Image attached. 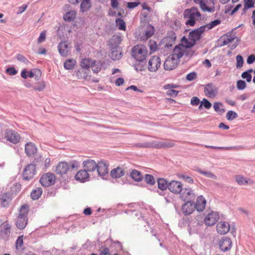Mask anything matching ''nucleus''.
I'll return each instance as SVG.
<instances>
[{
    "mask_svg": "<svg viewBox=\"0 0 255 255\" xmlns=\"http://www.w3.org/2000/svg\"><path fill=\"white\" fill-rule=\"evenodd\" d=\"M46 31H42L40 33V35L37 39V43L39 44V43H41L44 42L46 39Z\"/></svg>",
    "mask_w": 255,
    "mask_h": 255,
    "instance_id": "nucleus-50",
    "label": "nucleus"
},
{
    "mask_svg": "<svg viewBox=\"0 0 255 255\" xmlns=\"http://www.w3.org/2000/svg\"><path fill=\"white\" fill-rule=\"evenodd\" d=\"M235 180L240 185H243L247 184H252L254 183V182L251 181L249 179H246L243 176L240 175L236 176Z\"/></svg>",
    "mask_w": 255,
    "mask_h": 255,
    "instance_id": "nucleus-30",
    "label": "nucleus"
},
{
    "mask_svg": "<svg viewBox=\"0 0 255 255\" xmlns=\"http://www.w3.org/2000/svg\"><path fill=\"white\" fill-rule=\"evenodd\" d=\"M25 152L28 156L34 155L37 152V148L32 142H28L25 145Z\"/></svg>",
    "mask_w": 255,
    "mask_h": 255,
    "instance_id": "nucleus-25",
    "label": "nucleus"
},
{
    "mask_svg": "<svg viewBox=\"0 0 255 255\" xmlns=\"http://www.w3.org/2000/svg\"><path fill=\"white\" fill-rule=\"evenodd\" d=\"M183 189L182 183L177 180H172L168 183V190L175 194H179Z\"/></svg>",
    "mask_w": 255,
    "mask_h": 255,
    "instance_id": "nucleus-12",
    "label": "nucleus"
},
{
    "mask_svg": "<svg viewBox=\"0 0 255 255\" xmlns=\"http://www.w3.org/2000/svg\"><path fill=\"white\" fill-rule=\"evenodd\" d=\"M197 78V74L195 72H191L187 74L186 76V79L188 81H192Z\"/></svg>",
    "mask_w": 255,
    "mask_h": 255,
    "instance_id": "nucleus-55",
    "label": "nucleus"
},
{
    "mask_svg": "<svg viewBox=\"0 0 255 255\" xmlns=\"http://www.w3.org/2000/svg\"><path fill=\"white\" fill-rule=\"evenodd\" d=\"M193 53L194 51L191 50H186L185 47L179 44L174 47L170 55L179 62L180 59L184 54H186L188 56H191L193 55Z\"/></svg>",
    "mask_w": 255,
    "mask_h": 255,
    "instance_id": "nucleus-4",
    "label": "nucleus"
},
{
    "mask_svg": "<svg viewBox=\"0 0 255 255\" xmlns=\"http://www.w3.org/2000/svg\"><path fill=\"white\" fill-rule=\"evenodd\" d=\"M182 178L184 179L185 181L189 183H193V179L189 176H185V175H182L181 176Z\"/></svg>",
    "mask_w": 255,
    "mask_h": 255,
    "instance_id": "nucleus-63",
    "label": "nucleus"
},
{
    "mask_svg": "<svg viewBox=\"0 0 255 255\" xmlns=\"http://www.w3.org/2000/svg\"><path fill=\"white\" fill-rule=\"evenodd\" d=\"M46 87L45 83L44 81H41L38 82L34 87L33 89L35 91H43Z\"/></svg>",
    "mask_w": 255,
    "mask_h": 255,
    "instance_id": "nucleus-42",
    "label": "nucleus"
},
{
    "mask_svg": "<svg viewBox=\"0 0 255 255\" xmlns=\"http://www.w3.org/2000/svg\"><path fill=\"white\" fill-rule=\"evenodd\" d=\"M100 255H111L108 248H104L102 249Z\"/></svg>",
    "mask_w": 255,
    "mask_h": 255,
    "instance_id": "nucleus-64",
    "label": "nucleus"
},
{
    "mask_svg": "<svg viewBox=\"0 0 255 255\" xmlns=\"http://www.w3.org/2000/svg\"><path fill=\"white\" fill-rule=\"evenodd\" d=\"M195 196L196 194L194 191L191 188H185L180 193V198L184 201H189V200H193L195 198Z\"/></svg>",
    "mask_w": 255,
    "mask_h": 255,
    "instance_id": "nucleus-10",
    "label": "nucleus"
},
{
    "mask_svg": "<svg viewBox=\"0 0 255 255\" xmlns=\"http://www.w3.org/2000/svg\"><path fill=\"white\" fill-rule=\"evenodd\" d=\"M76 13L74 10H71L66 12L63 16V18L65 21H71L73 20L75 16Z\"/></svg>",
    "mask_w": 255,
    "mask_h": 255,
    "instance_id": "nucleus-37",
    "label": "nucleus"
},
{
    "mask_svg": "<svg viewBox=\"0 0 255 255\" xmlns=\"http://www.w3.org/2000/svg\"><path fill=\"white\" fill-rule=\"evenodd\" d=\"M201 105L206 109H209L211 107V104L206 99H204L201 102Z\"/></svg>",
    "mask_w": 255,
    "mask_h": 255,
    "instance_id": "nucleus-57",
    "label": "nucleus"
},
{
    "mask_svg": "<svg viewBox=\"0 0 255 255\" xmlns=\"http://www.w3.org/2000/svg\"><path fill=\"white\" fill-rule=\"evenodd\" d=\"M234 40V38L230 36H225L223 41V44L227 45L231 42Z\"/></svg>",
    "mask_w": 255,
    "mask_h": 255,
    "instance_id": "nucleus-60",
    "label": "nucleus"
},
{
    "mask_svg": "<svg viewBox=\"0 0 255 255\" xmlns=\"http://www.w3.org/2000/svg\"><path fill=\"white\" fill-rule=\"evenodd\" d=\"M35 166L33 164H30L26 166L25 167L23 173V179L26 180H29L31 179L36 174Z\"/></svg>",
    "mask_w": 255,
    "mask_h": 255,
    "instance_id": "nucleus-11",
    "label": "nucleus"
},
{
    "mask_svg": "<svg viewBox=\"0 0 255 255\" xmlns=\"http://www.w3.org/2000/svg\"><path fill=\"white\" fill-rule=\"evenodd\" d=\"M252 70L251 69L249 71H246L242 73V77L243 79H246L248 82H250L252 80V75L250 72H252Z\"/></svg>",
    "mask_w": 255,
    "mask_h": 255,
    "instance_id": "nucleus-46",
    "label": "nucleus"
},
{
    "mask_svg": "<svg viewBox=\"0 0 255 255\" xmlns=\"http://www.w3.org/2000/svg\"><path fill=\"white\" fill-rule=\"evenodd\" d=\"M55 181L54 175L51 173L44 174L40 179L41 185L45 187H48L53 185Z\"/></svg>",
    "mask_w": 255,
    "mask_h": 255,
    "instance_id": "nucleus-9",
    "label": "nucleus"
},
{
    "mask_svg": "<svg viewBox=\"0 0 255 255\" xmlns=\"http://www.w3.org/2000/svg\"><path fill=\"white\" fill-rule=\"evenodd\" d=\"M11 195L9 193H4L1 195L0 198L1 206L5 207H7L11 201Z\"/></svg>",
    "mask_w": 255,
    "mask_h": 255,
    "instance_id": "nucleus-28",
    "label": "nucleus"
},
{
    "mask_svg": "<svg viewBox=\"0 0 255 255\" xmlns=\"http://www.w3.org/2000/svg\"><path fill=\"white\" fill-rule=\"evenodd\" d=\"M147 53L146 48L142 45H136L132 50V56L138 61L144 60L147 57Z\"/></svg>",
    "mask_w": 255,
    "mask_h": 255,
    "instance_id": "nucleus-3",
    "label": "nucleus"
},
{
    "mask_svg": "<svg viewBox=\"0 0 255 255\" xmlns=\"http://www.w3.org/2000/svg\"><path fill=\"white\" fill-rule=\"evenodd\" d=\"M254 0H245L244 10L245 11L246 10H247L250 8L254 7Z\"/></svg>",
    "mask_w": 255,
    "mask_h": 255,
    "instance_id": "nucleus-45",
    "label": "nucleus"
},
{
    "mask_svg": "<svg viewBox=\"0 0 255 255\" xmlns=\"http://www.w3.org/2000/svg\"><path fill=\"white\" fill-rule=\"evenodd\" d=\"M124 174V170L121 167H117L112 170L111 175L112 177L115 178H120Z\"/></svg>",
    "mask_w": 255,
    "mask_h": 255,
    "instance_id": "nucleus-31",
    "label": "nucleus"
},
{
    "mask_svg": "<svg viewBox=\"0 0 255 255\" xmlns=\"http://www.w3.org/2000/svg\"><path fill=\"white\" fill-rule=\"evenodd\" d=\"M197 171L198 173H200L201 174L204 175L207 177L211 178L214 179H217V176L215 174L212 173L211 172L204 171L201 169H198Z\"/></svg>",
    "mask_w": 255,
    "mask_h": 255,
    "instance_id": "nucleus-44",
    "label": "nucleus"
},
{
    "mask_svg": "<svg viewBox=\"0 0 255 255\" xmlns=\"http://www.w3.org/2000/svg\"><path fill=\"white\" fill-rule=\"evenodd\" d=\"M237 60V67L241 68L243 66L244 60L243 58L241 55H238L236 57Z\"/></svg>",
    "mask_w": 255,
    "mask_h": 255,
    "instance_id": "nucleus-51",
    "label": "nucleus"
},
{
    "mask_svg": "<svg viewBox=\"0 0 255 255\" xmlns=\"http://www.w3.org/2000/svg\"><path fill=\"white\" fill-rule=\"evenodd\" d=\"M76 76L79 79H84L85 80L92 83H98L99 80L92 78L91 75V71L88 69L81 68L76 71Z\"/></svg>",
    "mask_w": 255,
    "mask_h": 255,
    "instance_id": "nucleus-5",
    "label": "nucleus"
},
{
    "mask_svg": "<svg viewBox=\"0 0 255 255\" xmlns=\"http://www.w3.org/2000/svg\"><path fill=\"white\" fill-rule=\"evenodd\" d=\"M200 103V100L196 97H193L191 100V104L193 106H197Z\"/></svg>",
    "mask_w": 255,
    "mask_h": 255,
    "instance_id": "nucleus-58",
    "label": "nucleus"
},
{
    "mask_svg": "<svg viewBox=\"0 0 255 255\" xmlns=\"http://www.w3.org/2000/svg\"><path fill=\"white\" fill-rule=\"evenodd\" d=\"M89 177V175L85 169L79 171L75 175V179L81 182H85Z\"/></svg>",
    "mask_w": 255,
    "mask_h": 255,
    "instance_id": "nucleus-27",
    "label": "nucleus"
},
{
    "mask_svg": "<svg viewBox=\"0 0 255 255\" xmlns=\"http://www.w3.org/2000/svg\"><path fill=\"white\" fill-rule=\"evenodd\" d=\"M155 29L153 26L151 25H148L145 29V34L146 38H149L151 37L154 34Z\"/></svg>",
    "mask_w": 255,
    "mask_h": 255,
    "instance_id": "nucleus-40",
    "label": "nucleus"
},
{
    "mask_svg": "<svg viewBox=\"0 0 255 255\" xmlns=\"http://www.w3.org/2000/svg\"><path fill=\"white\" fill-rule=\"evenodd\" d=\"M221 23V20L219 19H216L214 21H211L208 24L205 25V26H203V27H205V30L206 28L208 29H211L214 27L215 26L219 25Z\"/></svg>",
    "mask_w": 255,
    "mask_h": 255,
    "instance_id": "nucleus-41",
    "label": "nucleus"
},
{
    "mask_svg": "<svg viewBox=\"0 0 255 255\" xmlns=\"http://www.w3.org/2000/svg\"><path fill=\"white\" fill-rule=\"evenodd\" d=\"M116 25L119 29L122 30H126V26L124 21L121 18H118L116 20Z\"/></svg>",
    "mask_w": 255,
    "mask_h": 255,
    "instance_id": "nucleus-43",
    "label": "nucleus"
},
{
    "mask_svg": "<svg viewBox=\"0 0 255 255\" xmlns=\"http://www.w3.org/2000/svg\"><path fill=\"white\" fill-rule=\"evenodd\" d=\"M181 43L179 45H181L185 47L186 50H189L190 49H188L192 47H193L194 45H191V39L189 38V37L187 38L185 36H183L181 39Z\"/></svg>",
    "mask_w": 255,
    "mask_h": 255,
    "instance_id": "nucleus-36",
    "label": "nucleus"
},
{
    "mask_svg": "<svg viewBox=\"0 0 255 255\" xmlns=\"http://www.w3.org/2000/svg\"><path fill=\"white\" fill-rule=\"evenodd\" d=\"M4 137L7 140L13 143H18L20 139L19 134L11 129H7L5 130Z\"/></svg>",
    "mask_w": 255,
    "mask_h": 255,
    "instance_id": "nucleus-7",
    "label": "nucleus"
},
{
    "mask_svg": "<svg viewBox=\"0 0 255 255\" xmlns=\"http://www.w3.org/2000/svg\"><path fill=\"white\" fill-rule=\"evenodd\" d=\"M94 73H98L102 69V64L99 60H94L91 67Z\"/></svg>",
    "mask_w": 255,
    "mask_h": 255,
    "instance_id": "nucleus-33",
    "label": "nucleus"
},
{
    "mask_svg": "<svg viewBox=\"0 0 255 255\" xmlns=\"http://www.w3.org/2000/svg\"><path fill=\"white\" fill-rule=\"evenodd\" d=\"M76 61L73 59H69L64 62V67L66 69L70 70L73 69L75 64Z\"/></svg>",
    "mask_w": 255,
    "mask_h": 255,
    "instance_id": "nucleus-38",
    "label": "nucleus"
},
{
    "mask_svg": "<svg viewBox=\"0 0 255 255\" xmlns=\"http://www.w3.org/2000/svg\"><path fill=\"white\" fill-rule=\"evenodd\" d=\"M255 61V55L252 54L250 55L247 60V62L248 64H252Z\"/></svg>",
    "mask_w": 255,
    "mask_h": 255,
    "instance_id": "nucleus-61",
    "label": "nucleus"
},
{
    "mask_svg": "<svg viewBox=\"0 0 255 255\" xmlns=\"http://www.w3.org/2000/svg\"><path fill=\"white\" fill-rule=\"evenodd\" d=\"M69 169V166L67 162H60L56 166L55 171L57 174L62 175L67 173Z\"/></svg>",
    "mask_w": 255,
    "mask_h": 255,
    "instance_id": "nucleus-24",
    "label": "nucleus"
},
{
    "mask_svg": "<svg viewBox=\"0 0 255 255\" xmlns=\"http://www.w3.org/2000/svg\"><path fill=\"white\" fill-rule=\"evenodd\" d=\"M131 177L136 181H140L142 178V176L140 172L136 170H132L130 173Z\"/></svg>",
    "mask_w": 255,
    "mask_h": 255,
    "instance_id": "nucleus-39",
    "label": "nucleus"
},
{
    "mask_svg": "<svg viewBox=\"0 0 255 255\" xmlns=\"http://www.w3.org/2000/svg\"><path fill=\"white\" fill-rule=\"evenodd\" d=\"M223 107V105L221 103H215L214 104L213 107L216 112L220 111V108Z\"/></svg>",
    "mask_w": 255,
    "mask_h": 255,
    "instance_id": "nucleus-62",
    "label": "nucleus"
},
{
    "mask_svg": "<svg viewBox=\"0 0 255 255\" xmlns=\"http://www.w3.org/2000/svg\"><path fill=\"white\" fill-rule=\"evenodd\" d=\"M246 84L245 81L239 80L237 82V87L239 90H243L246 88Z\"/></svg>",
    "mask_w": 255,
    "mask_h": 255,
    "instance_id": "nucleus-53",
    "label": "nucleus"
},
{
    "mask_svg": "<svg viewBox=\"0 0 255 255\" xmlns=\"http://www.w3.org/2000/svg\"><path fill=\"white\" fill-rule=\"evenodd\" d=\"M140 4L139 2H128L127 3V7L129 8H133Z\"/></svg>",
    "mask_w": 255,
    "mask_h": 255,
    "instance_id": "nucleus-56",
    "label": "nucleus"
},
{
    "mask_svg": "<svg viewBox=\"0 0 255 255\" xmlns=\"http://www.w3.org/2000/svg\"><path fill=\"white\" fill-rule=\"evenodd\" d=\"M230 229L229 224L226 222H219L216 225V230L220 235H225L229 232Z\"/></svg>",
    "mask_w": 255,
    "mask_h": 255,
    "instance_id": "nucleus-19",
    "label": "nucleus"
},
{
    "mask_svg": "<svg viewBox=\"0 0 255 255\" xmlns=\"http://www.w3.org/2000/svg\"><path fill=\"white\" fill-rule=\"evenodd\" d=\"M179 62L178 60L170 55L164 62V68L167 70H172L177 67Z\"/></svg>",
    "mask_w": 255,
    "mask_h": 255,
    "instance_id": "nucleus-18",
    "label": "nucleus"
},
{
    "mask_svg": "<svg viewBox=\"0 0 255 255\" xmlns=\"http://www.w3.org/2000/svg\"><path fill=\"white\" fill-rule=\"evenodd\" d=\"M149 46L152 52L155 51L157 49V44L154 41L150 40L149 42Z\"/></svg>",
    "mask_w": 255,
    "mask_h": 255,
    "instance_id": "nucleus-54",
    "label": "nucleus"
},
{
    "mask_svg": "<svg viewBox=\"0 0 255 255\" xmlns=\"http://www.w3.org/2000/svg\"><path fill=\"white\" fill-rule=\"evenodd\" d=\"M167 94L172 97L176 96L178 93V91H175L173 89H169L167 92Z\"/></svg>",
    "mask_w": 255,
    "mask_h": 255,
    "instance_id": "nucleus-59",
    "label": "nucleus"
},
{
    "mask_svg": "<svg viewBox=\"0 0 255 255\" xmlns=\"http://www.w3.org/2000/svg\"><path fill=\"white\" fill-rule=\"evenodd\" d=\"M194 203L190 201H187L184 203L181 208L182 213L185 215H190L195 210Z\"/></svg>",
    "mask_w": 255,
    "mask_h": 255,
    "instance_id": "nucleus-23",
    "label": "nucleus"
},
{
    "mask_svg": "<svg viewBox=\"0 0 255 255\" xmlns=\"http://www.w3.org/2000/svg\"><path fill=\"white\" fill-rule=\"evenodd\" d=\"M206 205V200L203 196L200 195L197 197L196 202L194 204V207L198 212L203 211L205 208Z\"/></svg>",
    "mask_w": 255,
    "mask_h": 255,
    "instance_id": "nucleus-21",
    "label": "nucleus"
},
{
    "mask_svg": "<svg viewBox=\"0 0 255 255\" xmlns=\"http://www.w3.org/2000/svg\"><path fill=\"white\" fill-rule=\"evenodd\" d=\"M238 115L237 113L234 111H230L227 113L226 117L228 120H233L237 118Z\"/></svg>",
    "mask_w": 255,
    "mask_h": 255,
    "instance_id": "nucleus-47",
    "label": "nucleus"
},
{
    "mask_svg": "<svg viewBox=\"0 0 255 255\" xmlns=\"http://www.w3.org/2000/svg\"><path fill=\"white\" fill-rule=\"evenodd\" d=\"M91 7V0H81L80 10L82 12H87Z\"/></svg>",
    "mask_w": 255,
    "mask_h": 255,
    "instance_id": "nucleus-29",
    "label": "nucleus"
},
{
    "mask_svg": "<svg viewBox=\"0 0 255 255\" xmlns=\"http://www.w3.org/2000/svg\"><path fill=\"white\" fill-rule=\"evenodd\" d=\"M97 164V163L91 159L85 160L83 163L84 169H85L87 172H92L95 171L96 169Z\"/></svg>",
    "mask_w": 255,
    "mask_h": 255,
    "instance_id": "nucleus-22",
    "label": "nucleus"
},
{
    "mask_svg": "<svg viewBox=\"0 0 255 255\" xmlns=\"http://www.w3.org/2000/svg\"><path fill=\"white\" fill-rule=\"evenodd\" d=\"M145 180L147 183L150 185H153L155 183V180L153 176L149 174H146Z\"/></svg>",
    "mask_w": 255,
    "mask_h": 255,
    "instance_id": "nucleus-49",
    "label": "nucleus"
},
{
    "mask_svg": "<svg viewBox=\"0 0 255 255\" xmlns=\"http://www.w3.org/2000/svg\"><path fill=\"white\" fill-rule=\"evenodd\" d=\"M6 73L8 75L13 76L17 74V72L13 67L7 68L5 70Z\"/></svg>",
    "mask_w": 255,
    "mask_h": 255,
    "instance_id": "nucleus-52",
    "label": "nucleus"
},
{
    "mask_svg": "<svg viewBox=\"0 0 255 255\" xmlns=\"http://www.w3.org/2000/svg\"><path fill=\"white\" fill-rule=\"evenodd\" d=\"M97 165L96 169L100 176H104L108 173L109 165L106 160H101Z\"/></svg>",
    "mask_w": 255,
    "mask_h": 255,
    "instance_id": "nucleus-15",
    "label": "nucleus"
},
{
    "mask_svg": "<svg viewBox=\"0 0 255 255\" xmlns=\"http://www.w3.org/2000/svg\"><path fill=\"white\" fill-rule=\"evenodd\" d=\"M158 187L161 190L164 191L167 188L168 189V183L166 180L163 178H159L157 180Z\"/></svg>",
    "mask_w": 255,
    "mask_h": 255,
    "instance_id": "nucleus-35",
    "label": "nucleus"
},
{
    "mask_svg": "<svg viewBox=\"0 0 255 255\" xmlns=\"http://www.w3.org/2000/svg\"><path fill=\"white\" fill-rule=\"evenodd\" d=\"M194 1L200 4V7L203 11L212 12L214 11L215 7L213 0H209V2L205 0H194Z\"/></svg>",
    "mask_w": 255,
    "mask_h": 255,
    "instance_id": "nucleus-6",
    "label": "nucleus"
},
{
    "mask_svg": "<svg viewBox=\"0 0 255 255\" xmlns=\"http://www.w3.org/2000/svg\"><path fill=\"white\" fill-rule=\"evenodd\" d=\"M94 60L91 58L83 59L80 62V66L81 68L89 69V68H91Z\"/></svg>",
    "mask_w": 255,
    "mask_h": 255,
    "instance_id": "nucleus-32",
    "label": "nucleus"
},
{
    "mask_svg": "<svg viewBox=\"0 0 255 255\" xmlns=\"http://www.w3.org/2000/svg\"><path fill=\"white\" fill-rule=\"evenodd\" d=\"M205 31V27L201 26L199 28L192 30L189 33V38L191 39V45H194L196 42L201 38V34Z\"/></svg>",
    "mask_w": 255,
    "mask_h": 255,
    "instance_id": "nucleus-8",
    "label": "nucleus"
},
{
    "mask_svg": "<svg viewBox=\"0 0 255 255\" xmlns=\"http://www.w3.org/2000/svg\"><path fill=\"white\" fill-rule=\"evenodd\" d=\"M59 53L62 56H66L69 53V45L66 41L61 42L58 46Z\"/></svg>",
    "mask_w": 255,
    "mask_h": 255,
    "instance_id": "nucleus-26",
    "label": "nucleus"
},
{
    "mask_svg": "<svg viewBox=\"0 0 255 255\" xmlns=\"http://www.w3.org/2000/svg\"><path fill=\"white\" fill-rule=\"evenodd\" d=\"M28 212L29 208L27 205H23L21 206L18 215L15 220V225L19 230L24 229L27 225Z\"/></svg>",
    "mask_w": 255,
    "mask_h": 255,
    "instance_id": "nucleus-1",
    "label": "nucleus"
},
{
    "mask_svg": "<svg viewBox=\"0 0 255 255\" xmlns=\"http://www.w3.org/2000/svg\"><path fill=\"white\" fill-rule=\"evenodd\" d=\"M174 145L173 140L167 139L160 141H154L151 146L156 148H171Z\"/></svg>",
    "mask_w": 255,
    "mask_h": 255,
    "instance_id": "nucleus-14",
    "label": "nucleus"
},
{
    "mask_svg": "<svg viewBox=\"0 0 255 255\" xmlns=\"http://www.w3.org/2000/svg\"><path fill=\"white\" fill-rule=\"evenodd\" d=\"M219 215L217 212H212L205 217L204 222L208 226H213L219 219Z\"/></svg>",
    "mask_w": 255,
    "mask_h": 255,
    "instance_id": "nucleus-20",
    "label": "nucleus"
},
{
    "mask_svg": "<svg viewBox=\"0 0 255 255\" xmlns=\"http://www.w3.org/2000/svg\"><path fill=\"white\" fill-rule=\"evenodd\" d=\"M219 246L220 249L222 251H228L230 250L232 247V240L229 237H223L219 242Z\"/></svg>",
    "mask_w": 255,
    "mask_h": 255,
    "instance_id": "nucleus-16",
    "label": "nucleus"
},
{
    "mask_svg": "<svg viewBox=\"0 0 255 255\" xmlns=\"http://www.w3.org/2000/svg\"><path fill=\"white\" fill-rule=\"evenodd\" d=\"M184 18L186 19L185 24L187 25L193 26L196 21L201 18V14L196 7H192L185 10L183 13Z\"/></svg>",
    "mask_w": 255,
    "mask_h": 255,
    "instance_id": "nucleus-2",
    "label": "nucleus"
},
{
    "mask_svg": "<svg viewBox=\"0 0 255 255\" xmlns=\"http://www.w3.org/2000/svg\"><path fill=\"white\" fill-rule=\"evenodd\" d=\"M23 244V236H19L15 243L16 249H21Z\"/></svg>",
    "mask_w": 255,
    "mask_h": 255,
    "instance_id": "nucleus-48",
    "label": "nucleus"
},
{
    "mask_svg": "<svg viewBox=\"0 0 255 255\" xmlns=\"http://www.w3.org/2000/svg\"><path fill=\"white\" fill-rule=\"evenodd\" d=\"M204 93L208 97L213 98L218 93V88L212 83L208 84L205 86Z\"/></svg>",
    "mask_w": 255,
    "mask_h": 255,
    "instance_id": "nucleus-17",
    "label": "nucleus"
},
{
    "mask_svg": "<svg viewBox=\"0 0 255 255\" xmlns=\"http://www.w3.org/2000/svg\"><path fill=\"white\" fill-rule=\"evenodd\" d=\"M42 193V189L41 188H36L32 191L30 196L33 200H37L41 197Z\"/></svg>",
    "mask_w": 255,
    "mask_h": 255,
    "instance_id": "nucleus-34",
    "label": "nucleus"
},
{
    "mask_svg": "<svg viewBox=\"0 0 255 255\" xmlns=\"http://www.w3.org/2000/svg\"><path fill=\"white\" fill-rule=\"evenodd\" d=\"M161 65L160 59L158 56H152L148 61V69L150 72H155Z\"/></svg>",
    "mask_w": 255,
    "mask_h": 255,
    "instance_id": "nucleus-13",
    "label": "nucleus"
}]
</instances>
